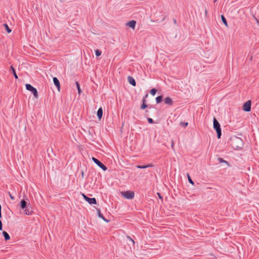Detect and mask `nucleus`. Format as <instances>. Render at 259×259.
Instances as JSON below:
<instances>
[{"instance_id":"obj_1","label":"nucleus","mask_w":259,"mask_h":259,"mask_svg":"<svg viewBox=\"0 0 259 259\" xmlns=\"http://www.w3.org/2000/svg\"><path fill=\"white\" fill-rule=\"evenodd\" d=\"M21 208L24 209V213L26 215H30L33 212L32 207L30 206L27 205V202L24 200L21 201Z\"/></svg>"},{"instance_id":"obj_2","label":"nucleus","mask_w":259,"mask_h":259,"mask_svg":"<svg viewBox=\"0 0 259 259\" xmlns=\"http://www.w3.org/2000/svg\"><path fill=\"white\" fill-rule=\"evenodd\" d=\"M213 128L217 132L218 138L220 139L222 135L221 128L219 122L215 118H213Z\"/></svg>"},{"instance_id":"obj_3","label":"nucleus","mask_w":259,"mask_h":259,"mask_svg":"<svg viewBox=\"0 0 259 259\" xmlns=\"http://www.w3.org/2000/svg\"><path fill=\"white\" fill-rule=\"evenodd\" d=\"M25 87L27 90L30 91L33 94L34 97L35 99H38V95L37 93V90L35 88L33 87L30 84H26Z\"/></svg>"},{"instance_id":"obj_4","label":"nucleus","mask_w":259,"mask_h":259,"mask_svg":"<svg viewBox=\"0 0 259 259\" xmlns=\"http://www.w3.org/2000/svg\"><path fill=\"white\" fill-rule=\"evenodd\" d=\"M122 196L128 199H133L134 197V192L132 191H127L121 193Z\"/></svg>"},{"instance_id":"obj_5","label":"nucleus","mask_w":259,"mask_h":259,"mask_svg":"<svg viewBox=\"0 0 259 259\" xmlns=\"http://www.w3.org/2000/svg\"><path fill=\"white\" fill-rule=\"evenodd\" d=\"M251 101L248 100L244 103L243 105V110L246 112H249L251 110Z\"/></svg>"},{"instance_id":"obj_6","label":"nucleus","mask_w":259,"mask_h":259,"mask_svg":"<svg viewBox=\"0 0 259 259\" xmlns=\"http://www.w3.org/2000/svg\"><path fill=\"white\" fill-rule=\"evenodd\" d=\"M93 161L98 165L100 168H101L103 170H106L107 168V167L104 165L101 162H100L99 160L95 157H92Z\"/></svg>"},{"instance_id":"obj_7","label":"nucleus","mask_w":259,"mask_h":259,"mask_svg":"<svg viewBox=\"0 0 259 259\" xmlns=\"http://www.w3.org/2000/svg\"><path fill=\"white\" fill-rule=\"evenodd\" d=\"M53 82H54V84L57 88L58 91H60V82H59V81L58 79V78L56 77H54L53 78Z\"/></svg>"},{"instance_id":"obj_8","label":"nucleus","mask_w":259,"mask_h":259,"mask_svg":"<svg viewBox=\"0 0 259 259\" xmlns=\"http://www.w3.org/2000/svg\"><path fill=\"white\" fill-rule=\"evenodd\" d=\"M128 82L133 86H136V82L134 78L132 76H128L127 77Z\"/></svg>"},{"instance_id":"obj_9","label":"nucleus","mask_w":259,"mask_h":259,"mask_svg":"<svg viewBox=\"0 0 259 259\" xmlns=\"http://www.w3.org/2000/svg\"><path fill=\"white\" fill-rule=\"evenodd\" d=\"M136 22L135 21L131 20L127 23V25L132 28L133 29H134L136 26Z\"/></svg>"},{"instance_id":"obj_10","label":"nucleus","mask_w":259,"mask_h":259,"mask_svg":"<svg viewBox=\"0 0 259 259\" xmlns=\"http://www.w3.org/2000/svg\"><path fill=\"white\" fill-rule=\"evenodd\" d=\"M164 101V103L167 105H171L172 104V101L169 97H166L165 98Z\"/></svg>"},{"instance_id":"obj_11","label":"nucleus","mask_w":259,"mask_h":259,"mask_svg":"<svg viewBox=\"0 0 259 259\" xmlns=\"http://www.w3.org/2000/svg\"><path fill=\"white\" fill-rule=\"evenodd\" d=\"M102 115H103V110H102V108L101 107H100L97 111V116L99 120H101V119L102 118Z\"/></svg>"},{"instance_id":"obj_12","label":"nucleus","mask_w":259,"mask_h":259,"mask_svg":"<svg viewBox=\"0 0 259 259\" xmlns=\"http://www.w3.org/2000/svg\"><path fill=\"white\" fill-rule=\"evenodd\" d=\"M152 166H153V165L152 164H147L146 165H137V167L138 168L143 169V168H146L147 167H151Z\"/></svg>"},{"instance_id":"obj_13","label":"nucleus","mask_w":259,"mask_h":259,"mask_svg":"<svg viewBox=\"0 0 259 259\" xmlns=\"http://www.w3.org/2000/svg\"><path fill=\"white\" fill-rule=\"evenodd\" d=\"M87 202L91 204H96V200L95 198H89Z\"/></svg>"},{"instance_id":"obj_14","label":"nucleus","mask_w":259,"mask_h":259,"mask_svg":"<svg viewBox=\"0 0 259 259\" xmlns=\"http://www.w3.org/2000/svg\"><path fill=\"white\" fill-rule=\"evenodd\" d=\"M98 217L102 218L104 221H105V222H108L109 221L107 219H106L104 216L103 215V214L101 213L100 212V210L99 209L98 210Z\"/></svg>"},{"instance_id":"obj_15","label":"nucleus","mask_w":259,"mask_h":259,"mask_svg":"<svg viewBox=\"0 0 259 259\" xmlns=\"http://www.w3.org/2000/svg\"><path fill=\"white\" fill-rule=\"evenodd\" d=\"M3 234L5 237V239L7 241V240H8L10 239V237L9 236V235L8 234V233L5 231H4L3 232Z\"/></svg>"},{"instance_id":"obj_16","label":"nucleus","mask_w":259,"mask_h":259,"mask_svg":"<svg viewBox=\"0 0 259 259\" xmlns=\"http://www.w3.org/2000/svg\"><path fill=\"white\" fill-rule=\"evenodd\" d=\"M10 69H11V70H12V72H13V75H14V76L15 78L16 79H17V78H18V76H17V75L16 73L15 70V69L14 68V67H13L12 66H11V67H10Z\"/></svg>"},{"instance_id":"obj_17","label":"nucleus","mask_w":259,"mask_h":259,"mask_svg":"<svg viewBox=\"0 0 259 259\" xmlns=\"http://www.w3.org/2000/svg\"><path fill=\"white\" fill-rule=\"evenodd\" d=\"M4 26L5 27L8 33H10L12 31V30L9 27L8 25L7 24H4Z\"/></svg>"},{"instance_id":"obj_18","label":"nucleus","mask_w":259,"mask_h":259,"mask_svg":"<svg viewBox=\"0 0 259 259\" xmlns=\"http://www.w3.org/2000/svg\"><path fill=\"white\" fill-rule=\"evenodd\" d=\"M162 100V97L161 96H158L156 98V103H159L160 102H161Z\"/></svg>"},{"instance_id":"obj_19","label":"nucleus","mask_w":259,"mask_h":259,"mask_svg":"<svg viewBox=\"0 0 259 259\" xmlns=\"http://www.w3.org/2000/svg\"><path fill=\"white\" fill-rule=\"evenodd\" d=\"M221 19H222V20L223 21V22L224 23V24L226 25V26H227V20L226 19V18H225V17L222 15H221Z\"/></svg>"},{"instance_id":"obj_20","label":"nucleus","mask_w":259,"mask_h":259,"mask_svg":"<svg viewBox=\"0 0 259 259\" xmlns=\"http://www.w3.org/2000/svg\"><path fill=\"white\" fill-rule=\"evenodd\" d=\"M75 83H76V87L77 88L78 94H80L81 93V89H80V88L79 84V83L77 81H76Z\"/></svg>"},{"instance_id":"obj_21","label":"nucleus","mask_w":259,"mask_h":259,"mask_svg":"<svg viewBox=\"0 0 259 259\" xmlns=\"http://www.w3.org/2000/svg\"><path fill=\"white\" fill-rule=\"evenodd\" d=\"M156 92H157V90L155 89H152V90H151L150 91V94L152 95V96H155L156 93Z\"/></svg>"},{"instance_id":"obj_22","label":"nucleus","mask_w":259,"mask_h":259,"mask_svg":"<svg viewBox=\"0 0 259 259\" xmlns=\"http://www.w3.org/2000/svg\"><path fill=\"white\" fill-rule=\"evenodd\" d=\"M187 177H188V181H189V183L192 184V185H194V183L193 181H192V180L191 179V178L188 174H187Z\"/></svg>"},{"instance_id":"obj_23","label":"nucleus","mask_w":259,"mask_h":259,"mask_svg":"<svg viewBox=\"0 0 259 259\" xmlns=\"http://www.w3.org/2000/svg\"><path fill=\"white\" fill-rule=\"evenodd\" d=\"M96 55L98 57L100 56L101 55V52L99 50H96L95 51Z\"/></svg>"},{"instance_id":"obj_24","label":"nucleus","mask_w":259,"mask_h":259,"mask_svg":"<svg viewBox=\"0 0 259 259\" xmlns=\"http://www.w3.org/2000/svg\"><path fill=\"white\" fill-rule=\"evenodd\" d=\"M180 124L182 126H183L185 127H186L188 125V122H181Z\"/></svg>"},{"instance_id":"obj_25","label":"nucleus","mask_w":259,"mask_h":259,"mask_svg":"<svg viewBox=\"0 0 259 259\" xmlns=\"http://www.w3.org/2000/svg\"><path fill=\"white\" fill-rule=\"evenodd\" d=\"M147 107V105L146 104H145L144 103H143V104L142 105L141 108L142 109H144Z\"/></svg>"},{"instance_id":"obj_26","label":"nucleus","mask_w":259,"mask_h":259,"mask_svg":"<svg viewBox=\"0 0 259 259\" xmlns=\"http://www.w3.org/2000/svg\"><path fill=\"white\" fill-rule=\"evenodd\" d=\"M218 160H219V162H220V163H226V161L225 160H224V159H222V158H219L218 159Z\"/></svg>"},{"instance_id":"obj_27","label":"nucleus","mask_w":259,"mask_h":259,"mask_svg":"<svg viewBox=\"0 0 259 259\" xmlns=\"http://www.w3.org/2000/svg\"><path fill=\"white\" fill-rule=\"evenodd\" d=\"M148 121L149 122V123H153V120L152 118H148Z\"/></svg>"},{"instance_id":"obj_28","label":"nucleus","mask_w":259,"mask_h":259,"mask_svg":"<svg viewBox=\"0 0 259 259\" xmlns=\"http://www.w3.org/2000/svg\"><path fill=\"white\" fill-rule=\"evenodd\" d=\"M8 194H9V195L10 196V197L11 199L12 200H14V199H15L14 197V196H13L10 192H9V193H8Z\"/></svg>"},{"instance_id":"obj_29","label":"nucleus","mask_w":259,"mask_h":259,"mask_svg":"<svg viewBox=\"0 0 259 259\" xmlns=\"http://www.w3.org/2000/svg\"><path fill=\"white\" fill-rule=\"evenodd\" d=\"M127 238H128L130 240H131V241L133 243H135L134 241V240H133V239H132L130 237H129V236H128V237H127Z\"/></svg>"},{"instance_id":"obj_30","label":"nucleus","mask_w":259,"mask_h":259,"mask_svg":"<svg viewBox=\"0 0 259 259\" xmlns=\"http://www.w3.org/2000/svg\"><path fill=\"white\" fill-rule=\"evenodd\" d=\"M2 230V223L1 221L0 220V230Z\"/></svg>"},{"instance_id":"obj_31","label":"nucleus","mask_w":259,"mask_h":259,"mask_svg":"<svg viewBox=\"0 0 259 259\" xmlns=\"http://www.w3.org/2000/svg\"><path fill=\"white\" fill-rule=\"evenodd\" d=\"M157 195H158L159 198L160 199H162V197L161 196V195H160V193H157Z\"/></svg>"},{"instance_id":"obj_32","label":"nucleus","mask_w":259,"mask_h":259,"mask_svg":"<svg viewBox=\"0 0 259 259\" xmlns=\"http://www.w3.org/2000/svg\"><path fill=\"white\" fill-rule=\"evenodd\" d=\"M174 146V142L173 141L171 142V147L173 148Z\"/></svg>"},{"instance_id":"obj_33","label":"nucleus","mask_w":259,"mask_h":259,"mask_svg":"<svg viewBox=\"0 0 259 259\" xmlns=\"http://www.w3.org/2000/svg\"><path fill=\"white\" fill-rule=\"evenodd\" d=\"M89 197L86 196L84 199L87 201Z\"/></svg>"},{"instance_id":"obj_34","label":"nucleus","mask_w":259,"mask_h":259,"mask_svg":"<svg viewBox=\"0 0 259 259\" xmlns=\"http://www.w3.org/2000/svg\"><path fill=\"white\" fill-rule=\"evenodd\" d=\"M207 11L206 9H205V14L206 15H207Z\"/></svg>"},{"instance_id":"obj_35","label":"nucleus","mask_w":259,"mask_h":259,"mask_svg":"<svg viewBox=\"0 0 259 259\" xmlns=\"http://www.w3.org/2000/svg\"><path fill=\"white\" fill-rule=\"evenodd\" d=\"M82 196L83 197V198H84L87 196L85 195L84 194H82Z\"/></svg>"},{"instance_id":"obj_36","label":"nucleus","mask_w":259,"mask_h":259,"mask_svg":"<svg viewBox=\"0 0 259 259\" xmlns=\"http://www.w3.org/2000/svg\"><path fill=\"white\" fill-rule=\"evenodd\" d=\"M81 175H82V177H83V171H82V172H81Z\"/></svg>"},{"instance_id":"obj_37","label":"nucleus","mask_w":259,"mask_h":259,"mask_svg":"<svg viewBox=\"0 0 259 259\" xmlns=\"http://www.w3.org/2000/svg\"><path fill=\"white\" fill-rule=\"evenodd\" d=\"M174 22H175V23H176V20H174Z\"/></svg>"},{"instance_id":"obj_38","label":"nucleus","mask_w":259,"mask_h":259,"mask_svg":"<svg viewBox=\"0 0 259 259\" xmlns=\"http://www.w3.org/2000/svg\"><path fill=\"white\" fill-rule=\"evenodd\" d=\"M214 2H215L217 0H213Z\"/></svg>"}]
</instances>
